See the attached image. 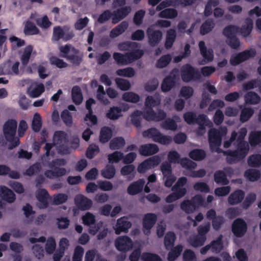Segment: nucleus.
<instances>
[{"label":"nucleus","instance_id":"1","mask_svg":"<svg viewBox=\"0 0 261 261\" xmlns=\"http://www.w3.org/2000/svg\"><path fill=\"white\" fill-rule=\"evenodd\" d=\"M227 133V128L225 127H220L219 129L216 128H211L208 132V140L210 148L212 151L218 152L221 149L219 147L222 143L223 136Z\"/></svg>","mask_w":261,"mask_h":261},{"label":"nucleus","instance_id":"2","mask_svg":"<svg viewBox=\"0 0 261 261\" xmlns=\"http://www.w3.org/2000/svg\"><path fill=\"white\" fill-rule=\"evenodd\" d=\"M235 146L237 149L234 150L229 149L227 150L220 149V150H218V153H222L223 155L226 156V161L229 164L239 162L244 159L248 153L249 149L240 147L238 145Z\"/></svg>","mask_w":261,"mask_h":261},{"label":"nucleus","instance_id":"3","mask_svg":"<svg viewBox=\"0 0 261 261\" xmlns=\"http://www.w3.org/2000/svg\"><path fill=\"white\" fill-rule=\"evenodd\" d=\"M53 142L60 154H68L70 153V149L68 147V138L65 132L55 131L53 136Z\"/></svg>","mask_w":261,"mask_h":261},{"label":"nucleus","instance_id":"4","mask_svg":"<svg viewBox=\"0 0 261 261\" xmlns=\"http://www.w3.org/2000/svg\"><path fill=\"white\" fill-rule=\"evenodd\" d=\"M142 136L145 138L151 139L153 141L162 145H169L172 141L171 137L163 135L155 127H151L144 130Z\"/></svg>","mask_w":261,"mask_h":261},{"label":"nucleus","instance_id":"5","mask_svg":"<svg viewBox=\"0 0 261 261\" xmlns=\"http://www.w3.org/2000/svg\"><path fill=\"white\" fill-rule=\"evenodd\" d=\"M180 71L181 79L184 82L196 81L201 77V74L198 70L188 63L183 65Z\"/></svg>","mask_w":261,"mask_h":261},{"label":"nucleus","instance_id":"6","mask_svg":"<svg viewBox=\"0 0 261 261\" xmlns=\"http://www.w3.org/2000/svg\"><path fill=\"white\" fill-rule=\"evenodd\" d=\"M73 31H69V28L64 26H56L53 28L51 41L56 42L62 39L64 41H67L74 37Z\"/></svg>","mask_w":261,"mask_h":261},{"label":"nucleus","instance_id":"7","mask_svg":"<svg viewBox=\"0 0 261 261\" xmlns=\"http://www.w3.org/2000/svg\"><path fill=\"white\" fill-rule=\"evenodd\" d=\"M255 55L256 51L254 49L245 50L237 54L236 56H231L230 59V63L232 66H236L251 58L254 57Z\"/></svg>","mask_w":261,"mask_h":261},{"label":"nucleus","instance_id":"8","mask_svg":"<svg viewBox=\"0 0 261 261\" xmlns=\"http://www.w3.org/2000/svg\"><path fill=\"white\" fill-rule=\"evenodd\" d=\"M17 122L13 119H8L3 125V133L7 140H12L16 135Z\"/></svg>","mask_w":261,"mask_h":261},{"label":"nucleus","instance_id":"9","mask_svg":"<svg viewBox=\"0 0 261 261\" xmlns=\"http://www.w3.org/2000/svg\"><path fill=\"white\" fill-rule=\"evenodd\" d=\"M115 245L118 251L125 253L132 249L133 242L127 236H120L116 239Z\"/></svg>","mask_w":261,"mask_h":261},{"label":"nucleus","instance_id":"10","mask_svg":"<svg viewBox=\"0 0 261 261\" xmlns=\"http://www.w3.org/2000/svg\"><path fill=\"white\" fill-rule=\"evenodd\" d=\"M142 115L144 118L148 121L159 122L164 120L166 117V113L163 110H159L156 113L153 108L146 109Z\"/></svg>","mask_w":261,"mask_h":261},{"label":"nucleus","instance_id":"11","mask_svg":"<svg viewBox=\"0 0 261 261\" xmlns=\"http://www.w3.org/2000/svg\"><path fill=\"white\" fill-rule=\"evenodd\" d=\"M148 42L151 46L158 45L163 37V33L160 30H155L152 26L149 27L146 30Z\"/></svg>","mask_w":261,"mask_h":261},{"label":"nucleus","instance_id":"12","mask_svg":"<svg viewBox=\"0 0 261 261\" xmlns=\"http://www.w3.org/2000/svg\"><path fill=\"white\" fill-rule=\"evenodd\" d=\"M198 234L189 238V244L194 247L202 246L206 240V234L210 229H197Z\"/></svg>","mask_w":261,"mask_h":261},{"label":"nucleus","instance_id":"13","mask_svg":"<svg viewBox=\"0 0 261 261\" xmlns=\"http://www.w3.org/2000/svg\"><path fill=\"white\" fill-rule=\"evenodd\" d=\"M200 53L203 60L199 61V64L204 65L213 61L214 59L213 50L211 48L207 49L204 41H200L198 43Z\"/></svg>","mask_w":261,"mask_h":261},{"label":"nucleus","instance_id":"14","mask_svg":"<svg viewBox=\"0 0 261 261\" xmlns=\"http://www.w3.org/2000/svg\"><path fill=\"white\" fill-rule=\"evenodd\" d=\"M74 202L78 208L81 211L90 210L93 204V202L90 199L82 194L75 196Z\"/></svg>","mask_w":261,"mask_h":261},{"label":"nucleus","instance_id":"15","mask_svg":"<svg viewBox=\"0 0 261 261\" xmlns=\"http://www.w3.org/2000/svg\"><path fill=\"white\" fill-rule=\"evenodd\" d=\"M145 184L144 178H140L130 184L127 188V193L130 195H136L142 192Z\"/></svg>","mask_w":261,"mask_h":261},{"label":"nucleus","instance_id":"16","mask_svg":"<svg viewBox=\"0 0 261 261\" xmlns=\"http://www.w3.org/2000/svg\"><path fill=\"white\" fill-rule=\"evenodd\" d=\"M131 11L129 6H124L117 9L112 12V23L116 24L123 19Z\"/></svg>","mask_w":261,"mask_h":261},{"label":"nucleus","instance_id":"17","mask_svg":"<svg viewBox=\"0 0 261 261\" xmlns=\"http://www.w3.org/2000/svg\"><path fill=\"white\" fill-rule=\"evenodd\" d=\"M245 193L240 189H237L232 192L228 197V203L231 205L240 203L244 199Z\"/></svg>","mask_w":261,"mask_h":261},{"label":"nucleus","instance_id":"18","mask_svg":"<svg viewBox=\"0 0 261 261\" xmlns=\"http://www.w3.org/2000/svg\"><path fill=\"white\" fill-rule=\"evenodd\" d=\"M159 150L158 146L155 144H146L142 145L139 149V153L143 156H150L156 153Z\"/></svg>","mask_w":261,"mask_h":261},{"label":"nucleus","instance_id":"19","mask_svg":"<svg viewBox=\"0 0 261 261\" xmlns=\"http://www.w3.org/2000/svg\"><path fill=\"white\" fill-rule=\"evenodd\" d=\"M0 197L2 200L9 203L13 202L16 199L14 192L5 186L0 187Z\"/></svg>","mask_w":261,"mask_h":261},{"label":"nucleus","instance_id":"20","mask_svg":"<svg viewBox=\"0 0 261 261\" xmlns=\"http://www.w3.org/2000/svg\"><path fill=\"white\" fill-rule=\"evenodd\" d=\"M122 110L121 107L118 106H112L107 111L106 116L111 120H116L123 116Z\"/></svg>","mask_w":261,"mask_h":261},{"label":"nucleus","instance_id":"21","mask_svg":"<svg viewBox=\"0 0 261 261\" xmlns=\"http://www.w3.org/2000/svg\"><path fill=\"white\" fill-rule=\"evenodd\" d=\"M247 133V130L245 127L241 128L238 133V136L236 138V142L233 143V145H238L240 146V147L249 149L248 142L244 140Z\"/></svg>","mask_w":261,"mask_h":261},{"label":"nucleus","instance_id":"22","mask_svg":"<svg viewBox=\"0 0 261 261\" xmlns=\"http://www.w3.org/2000/svg\"><path fill=\"white\" fill-rule=\"evenodd\" d=\"M214 180L219 185L225 186L229 183L227 174L223 170H219L214 174Z\"/></svg>","mask_w":261,"mask_h":261},{"label":"nucleus","instance_id":"23","mask_svg":"<svg viewBox=\"0 0 261 261\" xmlns=\"http://www.w3.org/2000/svg\"><path fill=\"white\" fill-rule=\"evenodd\" d=\"M113 135V132L111 127L103 126L101 128L99 133V142L102 144L109 142Z\"/></svg>","mask_w":261,"mask_h":261},{"label":"nucleus","instance_id":"24","mask_svg":"<svg viewBox=\"0 0 261 261\" xmlns=\"http://www.w3.org/2000/svg\"><path fill=\"white\" fill-rule=\"evenodd\" d=\"M143 50L138 48L132 49L126 53L127 64H129L139 59L143 56Z\"/></svg>","mask_w":261,"mask_h":261},{"label":"nucleus","instance_id":"25","mask_svg":"<svg viewBox=\"0 0 261 261\" xmlns=\"http://www.w3.org/2000/svg\"><path fill=\"white\" fill-rule=\"evenodd\" d=\"M128 26V23L126 21L121 22L120 24L111 30L110 32V37L115 38L119 36L125 31Z\"/></svg>","mask_w":261,"mask_h":261},{"label":"nucleus","instance_id":"26","mask_svg":"<svg viewBox=\"0 0 261 261\" xmlns=\"http://www.w3.org/2000/svg\"><path fill=\"white\" fill-rule=\"evenodd\" d=\"M66 170L64 168L55 167L54 170H47L44 172L45 176L50 179H54L65 175Z\"/></svg>","mask_w":261,"mask_h":261},{"label":"nucleus","instance_id":"27","mask_svg":"<svg viewBox=\"0 0 261 261\" xmlns=\"http://www.w3.org/2000/svg\"><path fill=\"white\" fill-rule=\"evenodd\" d=\"M172 191L173 192L168 195L165 199V201L167 203H171L183 197L187 192L186 188Z\"/></svg>","mask_w":261,"mask_h":261},{"label":"nucleus","instance_id":"28","mask_svg":"<svg viewBox=\"0 0 261 261\" xmlns=\"http://www.w3.org/2000/svg\"><path fill=\"white\" fill-rule=\"evenodd\" d=\"M157 216L153 213L145 215L143 219V228H152L156 223Z\"/></svg>","mask_w":261,"mask_h":261},{"label":"nucleus","instance_id":"29","mask_svg":"<svg viewBox=\"0 0 261 261\" xmlns=\"http://www.w3.org/2000/svg\"><path fill=\"white\" fill-rule=\"evenodd\" d=\"M71 52L73 54H70L66 56V59L70 61L74 65L79 66L82 62V56H78L80 53L79 49L74 47H71Z\"/></svg>","mask_w":261,"mask_h":261},{"label":"nucleus","instance_id":"30","mask_svg":"<svg viewBox=\"0 0 261 261\" xmlns=\"http://www.w3.org/2000/svg\"><path fill=\"white\" fill-rule=\"evenodd\" d=\"M253 26V20L250 18H247L245 20L244 24L242 25L240 29V33L244 37L248 36L251 33Z\"/></svg>","mask_w":261,"mask_h":261},{"label":"nucleus","instance_id":"31","mask_svg":"<svg viewBox=\"0 0 261 261\" xmlns=\"http://www.w3.org/2000/svg\"><path fill=\"white\" fill-rule=\"evenodd\" d=\"M23 32L25 35L30 36L38 34L40 31L34 22L27 20L25 23Z\"/></svg>","mask_w":261,"mask_h":261},{"label":"nucleus","instance_id":"32","mask_svg":"<svg viewBox=\"0 0 261 261\" xmlns=\"http://www.w3.org/2000/svg\"><path fill=\"white\" fill-rule=\"evenodd\" d=\"M71 96L72 101L76 105H80L83 101V97L81 89L78 86H74L71 90Z\"/></svg>","mask_w":261,"mask_h":261},{"label":"nucleus","instance_id":"33","mask_svg":"<svg viewBox=\"0 0 261 261\" xmlns=\"http://www.w3.org/2000/svg\"><path fill=\"white\" fill-rule=\"evenodd\" d=\"M175 78L171 75L167 76L161 85L162 91L164 92L169 91L175 85Z\"/></svg>","mask_w":261,"mask_h":261},{"label":"nucleus","instance_id":"34","mask_svg":"<svg viewBox=\"0 0 261 261\" xmlns=\"http://www.w3.org/2000/svg\"><path fill=\"white\" fill-rule=\"evenodd\" d=\"M245 102L250 105H256L260 102L261 98L255 92H248L244 96Z\"/></svg>","mask_w":261,"mask_h":261},{"label":"nucleus","instance_id":"35","mask_svg":"<svg viewBox=\"0 0 261 261\" xmlns=\"http://www.w3.org/2000/svg\"><path fill=\"white\" fill-rule=\"evenodd\" d=\"M176 37V32L175 29H170L167 32L165 46L167 49L172 47Z\"/></svg>","mask_w":261,"mask_h":261},{"label":"nucleus","instance_id":"36","mask_svg":"<svg viewBox=\"0 0 261 261\" xmlns=\"http://www.w3.org/2000/svg\"><path fill=\"white\" fill-rule=\"evenodd\" d=\"M215 27V23L212 19H207L202 23L200 28V33L204 35L210 33Z\"/></svg>","mask_w":261,"mask_h":261},{"label":"nucleus","instance_id":"37","mask_svg":"<svg viewBox=\"0 0 261 261\" xmlns=\"http://www.w3.org/2000/svg\"><path fill=\"white\" fill-rule=\"evenodd\" d=\"M125 144L123 138L118 137L114 138L110 142L109 147L111 150H117L122 148Z\"/></svg>","mask_w":261,"mask_h":261},{"label":"nucleus","instance_id":"38","mask_svg":"<svg viewBox=\"0 0 261 261\" xmlns=\"http://www.w3.org/2000/svg\"><path fill=\"white\" fill-rule=\"evenodd\" d=\"M49 197L48 192L45 189H41L39 190L36 195L37 199L42 204L44 208L47 207L48 205L47 199Z\"/></svg>","mask_w":261,"mask_h":261},{"label":"nucleus","instance_id":"39","mask_svg":"<svg viewBox=\"0 0 261 261\" xmlns=\"http://www.w3.org/2000/svg\"><path fill=\"white\" fill-rule=\"evenodd\" d=\"M33 50V47L31 45H28L24 48L20 57V61L23 66H25L29 63Z\"/></svg>","mask_w":261,"mask_h":261},{"label":"nucleus","instance_id":"40","mask_svg":"<svg viewBox=\"0 0 261 261\" xmlns=\"http://www.w3.org/2000/svg\"><path fill=\"white\" fill-rule=\"evenodd\" d=\"M182 249L183 247L181 245H178L170 249V251L168 254L167 258L168 261H174L180 255Z\"/></svg>","mask_w":261,"mask_h":261},{"label":"nucleus","instance_id":"41","mask_svg":"<svg viewBox=\"0 0 261 261\" xmlns=\"http://www.w3.org/2000/svg\"><path fill=\"white\" fill-rule=\"evenodd\" d=\"M178 15L177 11L174 8H167L161 11L159 16L161 18L174 19Z\"/></svg>","mask_w":261,"mask_h":261},{"label":"nucleus","instance_id":"42","mask_svg":"<svg viewBox=\"0 0 261 261\" xmlns=\"http://www.w3.org/2000/svg\"><path fill=\"white\" fill-rule=\"evenodd\" d=\"M180 208L187 214H192L197 211L191 199L184 200L180 203Z\"/></svg>","mask_w":261,"mask_h":261},{"label":"nucleus","instance_id":"43","mask_svg":"<svg viewBox=\"0 0 261 261\" xmlns=\"http://www.w3.org/2000/svg\"><path fill=\"white\" fill-rule=\"evenodd\" d=\"M211 250L213 253H218L223 249L222 236L220 235L217 240L212 241L210 243Z\"/></svg>","mask_w":261,"mask_h":261},{"label":"nucleus","instance_id":"44","mask_svg":"<svg viewBox=\"0 0 261 261\" xmlns=\"http://www.w3.org/2000/svg\"><path fill=\"white\" fill-rule=\"evenodd\" d=\"M189 156L193 160L202 161L205 158L206 153L203 149H194L189 152Z\"/></svg>","mask_w":261,"mask_h":261},{"label":"nucleus","instance_id":"45","mask_svg":"<svg viewBox=\"0 0 261 261\" xmlns=\"http://www.w3.org/2000/svg\"><path fill=\"white\" fill-rule=\"evenodd\" d=\"M106 92L102 85H98L96 92V98L104 105H108L110 103L109 100L106 97Z\"/></svg>","mask_w":261,"mask_h":261},{"label":"nucleus","instance_id":"46","mask_svg":"<svg viewBox=\"0 0 261 261\" xmlns=\"http://www.w3.org/2000/svg\"><path fill=\"white\" fill-rule=\"evenodd\" d=\"M176 239L174 232L169 231L167 232L164 238V245L167 250H169L173 248Z\"/></svg>","mask_w":261,"mask_h":261},{"label":"nucleus","instance_id":"47","mask_svg":"<svg viewBox=\"0 0 261 261\" xmlns=\"http://www.w3.org/2000/svg\"><path fill=\"white\" fill-rule=\"evenodd\" d=\"M139 47V43L136 42L125 41L118 44V48L121 51H129L132 49L137 48Z\"/></svg>","mask_w":261,"mask_h":261},{"label":"nucleus","instance_id":"48","mask_svg":"<svg viewBox=\"0 0 261 261\" xmlns=\"http://www.w3.org/2000/svg\"><path fill=\"white\" fill-rule=\"evenodd\" d=\"M44 85L39 84L33 89L30 87L28 89V91L30 97L36 98L39 97L44 91Z\"/></svg>","mask_w":261,"mask_h":261},{"label":"nucleus","instance_id":"49","mask_svg":"<svg viewBox=\"0 0 261 261\" xmlns=\"http://www.w3.org/2000/svg\"><path fill=\"white\" fill-rule=\"evenodd\" d=\"M249 141L252 146L261 144V130L251 132L249 137Z\"/></svg>","mask_w":261,"mask_h":261},{"label":"nucleus","instance_id":"50","mask_svg":"<svg viewBox=\"0 0 261 261\" xmlns=\"http://www.w3.org/2000/svg\"><path fill=\"white\" fill-rule=\"evenodd\" d=\"M42 169V166L40 163L36 162L30 166L26 170L24 174L29 176L38 174Z\"/></svg>","mask_w":261,"mask_h":261},{"label":"nucleus","instance_id":"51","mask_svg":"<svg viewBox=\"0 0 261 261\" xmlns=\"http://www.w3.org/2000/svg\"><path fill=\"white\" fill-rule=\"evenodd\" d=\"M122 98L124 101L132 103H137L140 99L139 95L133 92H125L122 95Z\"/></svg>","mask_w":261,"mask_h":261},{"label":"nucleus","instance_id":"52","mask_svg":"<svg viewBox=\"0 0 261 261\" xmlns=\"http://www.w3.org/2000/svg\"><path fill=\"white\" fill-rule=\"evenodd\" d=\"M42 119L40 115L36 113L33 117L32 123V128L35 132H38L40 130L42 127Z\"/></svg>","mask_w":261,"mask_h":261},{"label":"nucleus","instance_id":"53","mask_svg":"<svg viewBox=\"0 0 261 261\" xmlns=\"http://www.w3.org/2000/svg\"><path fill=\"white\" fill-rule=\"evenodd\" d=\"M116 169L113 165H107L101 170V175L105 178L111 179L115 175Z\"/></svg>","mask_w":261,"mask_h":261},{"label":"nucleus","instance_id":"54","mask_svg":"<svg viewBox=\"0 0 261 261\" xmlns=\"http://www.w3.org/2000/svg\"><path fill=\"white\" fill-rule=\"evenodd\" d=\"M254 113V110L251 108H244L241 112L240 120L244 123L247 121Z\"/></svg>","mask_w":261,"mask_h":261},{"label":"nucleus","instance_id":"55","mask_svg":"<svg viewBox=\"0 0 261 261\" xmlns=\"http://www.w3.org/2000/svg\"><path fill=\"white\" fill-rule=\"evenodd\" d=\"M245 176L251 181H254L260 178V172L256 169H248L245 172Z\"/></svg>","mask_w":261,"mask_h":261},{"label":"nucleus","instance_id":"56","mask_svg":"<svg viewBox=\"0 0 261 261\" xmlns=\"http://www.w3.org/2000/svg\"><path fill=\"white\" fill-rule=\"evenodd\" d=\"M248 164L252 167L261 166V154H255L250 155L248 159Z\"/></svg>","mask_w":261,"mask_h":261},{"label":"nucleus","instance_id":"57","mask_svg":"<svg viewBox=\"0 0 261 261\" xmlns=\"http://www.w3.org/2000/svg\"><path fill=\"white\" fill-rule=\"evenodd\" d=\"M142 114V111L136 110L130 115L131 122L136 127H139L141 126V116Z\"/></svg>","mask_w":261,"mask_h":261},{"label":"nucleus","instance_id":"58","mask_svg":"<svg viewBox=\"0 0 261 261\" xmlns=\"http://www.w3.org/2000/svg\"><path fill=\"white\" fill-rule=\"evenodd\" d=\"M239 28L234 25H229L225 27L223 30V34L228 38L234 36L239 32Z\"/></svg>","mask_w":261,"mask_h":261},{"label":"nucleus","instance_id":"59","mask_svg":"<svg viewBox=\"0 0 261 261\" xmlns=\"http://www.w3.org/2000/svg\"><path fill=\"white\" fill-rule=\"evenodd\" d=\"M171 60V56L169 54L162 56L156 62V67L163 68L166 67Z\"/></svg>","mask_w":261,"mask_h":261},{"label":"nucleus","instance_id":"60","mask_svg":"<svg viewBox=\"0 0 261 261\" xmlns=\"http://www.w3.org/2000/svg\"><path fill=\"white\" fill-rule=\"evenodd\" d=\"M181 167L188 170H192L196 168L197 164L189 159L187 158H183L180 159L179 163Z\"/></svg>","mask_w":261,"mask_h":261},{"label":"nucleus","instance_id":"61","mask_svg":"<svg viewBox=\"0 0 261 261\" xmlns=\"http://www.w3.org/2000/svg\"><path fill=\"white\" fill-rule=\"evenodd\" d=\"M123 158V153L120 151H115L108 155V161L110 163H118Z\"/></svg>","mask_w":261,"mask_h":261},{"label":"nucleus","instance_id":"62","mask_svg":"<svg viewBox=\"0 0 261 261\" xmlns=\"http://www.w3.org/2000/svg\"><path fill=\"white\" fill-rule=\"evenodd\" d=\"M161 126L166 130H175L176 129L177 125L173 119L168 118L162 123Z\"/></svg>","mask_w":261,"mask_h":261},{"label":"nucleus","instance_id":"63","mask_svg":"<svg viewBox=\"0 0 261 261\" xmlns=\"http://www.w3.org/2000/svg\"><path fill=\"white\" fill-rule=\"evenodd\" d=\"M83 223L86 226L93 225L95 222V216L90 212H87L82 217Z\"/></svg>","mask_w":261,"mask_h":261},{"label":"nucleus","instance_id":"64","mask_svg":"<svg viewBox=\"0 0 261 261\" xmlns=\"http://www.w3.org/2000/svg\"><path fill=\"white\" fill-rule=\"evenodd\" d=\"M141 259L143 261H162L159 255L149 252L143 253L141 255Z\"/></svg>","mask_w":261,"mask_h":261}]
</instances>
